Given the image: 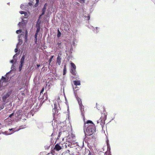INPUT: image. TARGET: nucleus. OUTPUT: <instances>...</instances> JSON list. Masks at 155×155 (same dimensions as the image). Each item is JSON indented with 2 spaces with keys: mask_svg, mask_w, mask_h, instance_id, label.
<instances>
[{
  "mask_svg": "<svg viewBox=\"0 0 155 155\" xmlns=\"http://www.w3.org/2000/svg\"><path fill=\"white\" fill-rule=\"evenodd\" d=\"M22 32V30L21 29H19L18 30H17L16 31V33L17 34H19L20 33H21Z\"/></svg>",
  "mask_w": 155,
  "mask_h": 155,
  "instance_id": "c85d7f7f",
  "label": "nucleus"
},
{
  "mask_svg": "<svg viewBox=\"0 0 155 155\" xmlns=\"http://www.w3.org/2000/svg\"><path fill=\"white\" fill-rule=\"evenodd\" d=\"M73 83L76 86L80 85L81 84L80 81H73Z\"/></svg>",
  "mask_w": 155,
  "mask_h": 155,
  "instance_id": "4468645a",
  "label": "nucleus"
},
{
  "mask_svg": "<svg viewBox=\"0 0 155 155\" xmlns=\"http://www.w3.org/2000/svg\"><path fill=\"white\" fill-rule=\"evenodd\" d=\"M15 52H17L18 51V48H16L15 49Z\"/></svg>",
  "mask_w": 155,
  "mask_h": 155,
  "instance_id": "c9c22d12",
  "label": "nucleus"
},
{
  "mask_svg": "<svg viewBox=\"0 0 155 155\" xmlns=\"http://www.w3.org/2000/svg\"><path fill=\"white\" fill-rule=\"evenodd\" d=\"M28 32L27 30L25 31V41L27 42L28 40Z\"/></svg>",
  "mask_w": 155,
  "mask_h": 155,
  "instance_id": "dca6fc26",
  "label": "nucleus"
},
{
  "mask_svg": "<svg viewBox=\"0 0 155 155\" xmlns=\"http://www.w3.org/2000/svg\"><path fill=\"white\" fill-rule=\"evenodd\" d=\"M84 124L86 127L85 132V135L93 134L96 130V127L92 121L88 120L86 122L84 120Z\"/></svg>",
  "mask_w": 155,
  "mask_h": 155,
  "instance_id": "f257e3e1",
  "label": "nucleus"
},
{
  "mask_svg": "<svg viewBox=\"0 0 155 155\" xmlns=\"http://www.w3.org/2000/svg\"><path fill=\"white\" fill-rule=\"evenodd\" d=\"M37 67L38 68V67H40V65H39V64H37Z\"/></svg>",
  "mask_w": 155,
  "mask_h": 155,
  "instance_id": "a19ab883",
  "label": "nucleus"
},
{
  "mask_svg": "<svg viewBox=\"0 0 155 155\" xmlns=\"http://www.w3.org/2000/svg\"><path fill=\"white\" fill-rule=\"evenodd\" d=\"M52 155V153H48L47 155Z\"/></svg>",
  "mask_w": 155,
  "mask_h": 155,
  "instance_id": "4c0bfd02",
  "label": "nucleus"
},
{
  "mask_svg": "<svg viewBox=\"0 0 155 155\" xmlns=\"http://www.w3.org/2000/svg\"><path fill=\"white\" fill-rule=\"evenodd\" d=\"M58 34H57V37L58 38H59L61 36V33L59 29L58 30Z\"/></svg>",
  "mask_w": 155,
  "mask_h": 155,
  "instance_id": "b1692460",
  "label": "nucleus"
},
{
  "mask_svg": "<svg viewBox=\"0 0 155 155\" xmlns=\"http://www.w3.org/2000/svg\"><path fill=\"white\" fill-rule=\"evenodd\" d=\"M102 117L100 118V120H101V121L103 123L105 121L107 118V115H105L104 114H102Z\"/></svg>",
  "mask_w": 155,
  "mask_h": 155,
  "instance_id": "1a4fd4ad",
  "label": "nucleus"
},
{
  "mask_svg": "<svg viewBox=\"0 0 155 155\" xmlns=\"http://www.w3.org/2000/svg\"><path fill=\"white\" fill-rule=\"evenodd\" d=\"M109 151L110 152V148L108 146H107V151Z\"/></svg>",
  "mask_w": 155,
  "mask_h": 155,
  "instance_id": "2f4dec72",
  "label": "nucleus"
},
{
  "mask_svg": "<svg viewBox=\"0 0 155 155\" xmlns=\"http://www.w3.org/2000/svg\"><path fill=\"white\" fill-rule=\"evenodd\" d=\"M71 69H76V66L74 63L71 62Z\"/></svg>",
  "mask_w": 155,
  "mask_h": 155,
  "instance_id": "aec40b11",
  "label": "nucleus"
},
{
  "mask_svg": "<svg viewBox=\"0 0 155 155\" xmlns=\"http://www.w3.org/2000/svg\"><path fill=\"white\" fill-rule=\"evenodd\" d=\"M57 45H58V47L60 49L62 48H63V47L62 46V43L61 42H58L57 43Z\"/></svg>",
  "mask_w": 155,
  "mask_h": 155,
  "instance_id": "412c9836",
  "label": "nucleus"
},
{
  "mask_svg": "<svg viewBox=\"0 0 155 155\" xmlns=\"http://www.w3.org/2000/svg\"><path fill=\"white\" fill-rule=\"evenodd\" d=\"M36 3L35 5V6L36 7L38 6V3H39V0H36Z\"/></svg>",
  "mask_w": 155,
  "mask_h": 155,
  "instance_id": "cd10ccee",
  "label": "nucleus"
},
{
  "mask_svg": "<svg viewBox=\"0 0 155 155\" xmlns=\"http://www.w3.org/2000/svg\"><path fill=\"white\" fill-rule=\"evenodd\" d=\"M38 34L37 33H35V44L37 43V37H38Z\"/></svg>",
  "mask_w": 155,
  "mask_h": 155,
  "instance_id": "4be33fe9",
  "label": "nucleus"
},
{
  "mask_svg": "<svg viewBox=\"0 0 155 155\" xmlns=\"http://www.w3.org/2000/svg\"><path fill=\"white\" fill-rule=\"evenodd\" d=\"M46 4H45V5H44V7H43V9H42V14L41 15H40V17H39V18L42 15H44L45 14V11H46Z\"/></svg>",
  "mask_w": 155,
  "mask_h": 155,
  "instance_id": "ddd939ff",
  "label": "nucleus"
},
{
  "mask_svg": "<svg viewBox=\"0 0 155 155\" xmlns=\"http://www.w3.org/2000/svg\"><path fill=\"white\" fill-rule=\"evenodd\" d=\"M88 18H89H89H90V17L89 16H88Z\"/></svg>",
  "mask_w": 155,
  "mask_h": 155,
  "instance_id": "79ce46f5",
  "label": "nucleus"
},
{
  "mask_svg": "<svg viewBox=\"0 0 155 155\" xmlns=\"http://www.w3.org/2000/svg\"><path fill=\"white\" fill-rule=\"evenodd\" d=\"M12 90L8 91L6 94L4 95L2 97V100L3 102H5V101L6 99L8 97L11 95L12 93Z\"/></svg>",
  "mask_w": 155,
  "mask_h": 155,
  "instance_id": "20e7f679",
  "label": "nucleus"
},
{
  "mask_svg": "<svg viewBox=\"0 0 155 155\" xmlns=\"http://www.w3.org/2000/svg\"><path fill=\"white\" fill-rule=\"evenodd\" d=\"M67 147V145L65 144V143H60L55 145L54 148V150L58 151Z\"/></svg>",
  "mask_w": 155,
  "mask_h": 155,
  "instance_id": "f03ea898",
  "label": "nucleus"
},
{
  "mask_svg": "<svg viewBox=\"0 0 155 155\" xmlns=\"http://www.w3.org/2000/svg\"><path fill=\"white\" fill-rule=\"evenodd\" d=\"M12 130V129H9V130Z\"/></svg>",
  "mask_w": 155,
  "mask_h": 155,
  "instance_id": "37998d69",
  "label": "nucleus"
},
{
  "mask_svg": "<svg viewBox=\"0 0 155 155\" xmlns=\"http://www.w3.org/2000/svg\"><path fill=\"white\" fill-rule=\"evenodd\" d=\"M36 27L37 28V30L35 33L38 34L40 30V26L39 24H37L36 25Z\"/></svg>",
  "mask_w": 155,
  "mask_h": 155,
  "instance_id": "2eb2a0df",
  "label": "nucleus"
},
{
  "mask_svg": "<svg viewBox=\"0 0 155 155\" xmlns=\"http://www.w3.org/2000/svg\"><path fill=\"white\" fill-rule=\"evenodd\" d=\"M19 12L22 15L24 14L25 13L26 14V12L23 11H20Z\"/></svg>",
  "mask_w": 155,
  "mask_h": 155,
  "instance_id": "c756f323",
  "label": "nucleus"
},
{
  "mask_svg": "<svg viewBox=\"0 0 155 155\" xmlns=\"http://www.w3.org/2000/svg\"><path fill=\"white\" fill-rule=\"evenodd\" d=\"M60 109L58 108L57 105L56 104H54V108L53 110V114L54 117L56 116H59L60 113L59 112Z\"/></svg>",
  "mask_w": 155,
  "mask_h": 155,
  "instance_id": "7ed1b4c3",
  "label": "nucleus"
},
{
  "mask_svg": "<svg viewBox=\"0 0 155 155\" xmlns=\"http://www.w3.org/2000/svg\"><path fill=\"white\" fill-rule=\"evenodd\" d=\"M79 2L81 3H84L85 0H78Z\"/></svg>",
  "mask_w": 155,
  "mask_h": 155,
  "instance_id": "bb28decb",
  "label": "nucleus"
},
{
  "mask_svg": "<svg viewBox=\"0 0 155 155\" xmlns=\"http://www.w3.org/2000/svg\"><path fill=\"white\" fill-rule=\"evenodd\" d=\"M25 59V55H23L22 57L21 61H20V64L19 66V71H20L22 68V67L23 65L24 64V60Z\"/></svg>",
  "mask_w": 155,
  "mask_h": 155,
  "instance_id": "423d86ee",
  "label": "nucleus"
},
{
  "mask_svg": "<svg viewBox=\"0 0 155 155\" xmlns=\"http://www.w3.org/2000/svg\"><path fill=\"white\" fill-rule=\"evenodd\" d=\"M44 87H43L42 90H41L40 93V95L39 97V98H40L41 100H43V99H44V97H42H42H41V95H42L43 94V92L44 91ZM45 96L46 97V98H45V100L47 99V92H46L44 94V96Z\"/></svg>",
  "mask_w": 155,
  "mask_h": 155,
  "instance_id": "39448f33",
  "label": "nucleus"
},
{
  "mask_svg": "<svg viewBox=\"0 0 155 155\" xmlns=\"http://www.w3.org/2000/svg\"><path fill=\"white\" fill-rule=\"evenodd\" d=\"M21 94L22 95L25 96V93L23 92H21Z\"/></svg>",
  "mask_w": 155,
  "mask_h": 155,
  "instance_id": "72a5a7b5",
  "label": "nucleus"
},
{
  "mask_svg": "<svg viewBox=\"0 0 155 155\" xmlns=\"http://www.w3.org/2000/svg\"><path fill=\"white\" fill-rule=\"evenodd\" d=\"M24 14L25 16H27L28 15V14L27 12H26V14L25 13Z\"/></svg>",
  "mask_w": 155,
  "mask_h": 155,
  "instance_id": "58836bf2",
  "label": "nucleus"
},
{
  "mask_svg": "<svg viewBox=\"0 0 155 155\" xmlns=\"http://www.w3.org/2000/svg\"><path fill=\"white\" fill-rule=\"evenodd\" d=\"M1 125V123H0V125Z\"/></svg>",
  "mask_w": 155,
  "mask_h": 155,
  "instance_id": "c03bdc74",
  "label": "nucleus"
},
{
  "mask_svg": "<svg viewBox=\"0 0 155 155\" xmlns=\"http://www.w3.org/2000/svg\"><path fill=\"white\" fill-rule=\"evenodd\" d=\"M54 55L51 56L50 57V58L49 59V60L48 61L49 63V66L48 67V68L49 69V65H50V63H51V61H52V59H53V58H54Z\"/></svg>",
  "mask_w": 155,
  "mask_h": 155,
  "instance_id": "a211bd4d",
  "label": "nucleus"
},
{
  "mask_svg": "<svg viewBox=\"0 0 155 155\" xmlns=\"http://www.w3.org/2000/svg\"><path fill=\"white\" fill-rule=\"evenodd\" d=\"M22 43V40L21 39H19L18 43L19 44L21 45Z\"/></svg>",
  "mask_w": 155,
  "mask_h": 155,
  "instance_id": "7c9ffc66",
  "label": "nucleus"
},
{
  "mask_svg": "<svg viewBox=\"0 0 155 155\" xmlns=\"http://www.w3.org/2000/svg\"><path fill=\"white\" fill-rule=\"evenodd\" d=\"M77 99L78 102V104L80 106V107L81 108H82V107H83L82 103V101L80 97H78V96H77L76 97Z\"/></svg>",
  "mask_w": 155,
  "mask_h": 155,
  "instance_id": "6e6552de",
  "label": "nucleus"
},
{
  "mask_svg": "<svg viewBox=\"0 0 155 155\" xmlns=\"http://www.w3.org/2000/svg\"><path fill=\"white\" fill-rule=\"evenodd\" d=\"M70 151L69 150H67V151H66L65 152H63L62 155H70Z\"/></svg>",
  "mask_w": 155,
  "mask_h": 155,
  "instance_id": "f3484780",
  "label": "nucleus"
},
{
  "mask_svg": "<svg viewBox=\"0 0 155 155\" xmlns=\"http://www.w3.org/2000/svg\"><path fill=\"white\" fill-rule=\"evenodd\" d=\"M14 62V61L13 60H12L10 61V62L12 63H13Z\"/></svg>",
  "mask_w": 155,
  "mask_h": 155,
  "instance_id": "e433bc0d",
  "label": "nucleus"
},
{
  "mask_svg": "<svg viewBox=\"0 0 155 155\" xmlns=\"http://www.w3.org/2000/svg\"><path fill=\"white\" fill-rule=\"evenodd\" d=\"M65 144L67 145V147L68 146V147H72L71 143L69 142H68V143H65Z\"/></svg>",
  "mask_w": 155,
  "mask_h": 155,
  "instance_id": "5701e85b",
  "label": "nucleus"
},
{
  "mask_svg": "<svg viewBox=\"0 0 155 155\" xmlns=\"http://www.w3.org/2000/svg\"><path fill=\"white\" fill-rule=\"evenodd\" d=\"M14 113H12L11 114H10L9 116V117L11 118L12 117Z\"/></svg>",
  "mask_w": 155,
  "mask_h": 155,
  "instance_id": "473e14b6",
  "label": "nucleus"
},
{
  "mask_svg": "<svg viewBox=\"0 0 155 155\" xmlns=\"http://www.w3.org/2000/svg\"><path fill=\"white\" fill-rule=\"evenodd\" d=\"M22 23L20 22H19L18 23V25L20 26L21 25H22Z\"/></svg>",
  "mask_w": 155,
  "mask_h": 155,
  "instance_id": "f704fd0d",
  "label": "nucleus"
},
{
  "mask_svg": "<svg viewBox=\"0 0 155 155\" xmlns=\"http://www.w3.org/2000/svg\"><path fill=\"white\" fill-rule=\"evenodd\" d=\"M61 132H60L59 133V136H60V135H61Z\"/></svg>",
  "mask_w": 155,
  "mask_h": 155,
  "instance_id": "ea45409f",
  "label": "nucleus"
},
{
  "mask_svg": "<svg viewBox=\"0 0 155 155\" xmlns=\"http://www.w3.org/2000/svg\"><path fill=\"white\" fill-rule=\"evenodd\" d=\"M89 135H86L87 138L89 140H91L92 139L95 138V136H94V134H90Z\"/></svg>",
  "mask_w": 155,
  "mask_h": 155,
  "instance_id": "9b49d317",
  "label": "nucleus"
},
{
  "mask_svg": "<svg viewBox=\"0 0 155 155\" xmlns=\"http://www.w3.org/2000/svg\"><path fill=\"white\" fill-rule=\"evenodd\" d=\"M8 80V79H7L5 78L3 76L2 77L1 80H0V88L3 85V82H6Z\"/></svg>",
  "mask_w": 155,
  "mask_h": 155,
  "instance_id": "0eeeda50",
  "label": "nucleus"
},
{
  "mask_svg": "<svg viewBox=\"0 0 155 155\" xmlns=\"http://www.w3.org/2000/svg\"><path fill=\"white\" fill-rule=\"evenodd\" d=\"M66 64H65L64 66V68L63 69V75H64L66 73L67 71V69H66Z\"/></svg>",
  "mask_w": 155,
  "mask_h": 155,
  "instance_id": "6ab92c4d",
  "label": "nucleus"
},
{
  "mask_svg": "<svg viewBox=\"0 0 155 155\" xmlns=\"http://www.w3.org/2000/svg\"><path fill=\"white\" fill-rule=\"evenodd\" d=\"M61 58L58 55L57 58L56 63H58L59 65H60L61 64Z\"/></svg>",
  "mask_w": 155,
  "mask_h": 155,
  "instance_id": "f8f14e48",
  "label": "nucleus"
},
{
  "mask_svg": "<svg viewBox=\"0 0 155 155\" xmlns=\"http://www.w3.org/2000/svg\"><path fill=\"white\" fill-rule=\"evenodd\" d=\"M70 72L74 76H77V72L76 71V69H71Z\"/></svg>",
  "mask_w": 155,
  "mask_h": 155,
  "instance_id": "9d476101",
  "label": "nucleus"
},
{
  "mask_svg": "<svg viewBox=\"0 0 155 155\" xmlns=\"http://www.w3.org/2000/svg\"><path fill=\"white\" fill-rule=\"evenodd\" d=\"M104 155H111L110 152L109 151H106Z\"/></svg>",
  "mask_w": 155,
  "mask_h": 155,
  "instance_id": "393cba45",
  "label": "nucleus"
},
{
  "mask_svg": "<svg viewBox=\"0 0 155 155\" xmlns=\"http://www.w3.org/2000/svg\"><path fill=\"white\" fill-rule=\"evenodd\" d=\"M50 145L49 144L48 145H47L45 146V148L46 149H48L50 147Z\"/></svg>",
  "mask_w": 155,
  "mask_h": 155,
  "instance_id": "a878e982",
  "label": "nucleus"
}]
</instances>
